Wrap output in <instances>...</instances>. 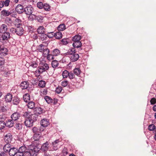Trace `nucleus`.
I'll list each match as a JSON object with an SVG mask.
<instances>
[{"label":"nucleus","instance_id":"2eb2a0df","mask_svg":"<svg viewBox=\"0 0 156 156\" xmlns=\"http://www.w3.org/2000/svg\"><path fill=\"white\" fill-rule=\"evenodd\" d=\"M21 114L18 112H15L11 116V119L13 121H16L20 117Z\"/></svg>","mask_w":156,"mask_h":156},{"label":"nucleus","instance_id":"393cba45","mask_svg":"<svg viewBox=\"0 0 156 156\" xmlns=\"http://www.w3.org/2000/svg\"><path fill=\"white\" fill-rule=\"evenodd\" d=\"M74 74L72 71L70 72H69L68 77L71 81H72L73 82L75 83L76 82V80Z\"/></svg>","mask_w":156,"mask_h":156},{"label":"nucleus","instance_id":"412c9836","mask_svg":"<svg viewBox=\"0 0 156 156\" xmlns=\"http://www.w3.org/2000/svg\"><path fill=\"white\" fill-rule=\"evenodd\" d=\"M3 33L2 36L3 40H7L10 38V35L9 32H6Z\"/></svg>","mask_w":156,"mask_h":156},{"label":"nucleus","instance_id":"b1692460","mask_svg":"<svg viewBox=\"0 0 156 156\" xmlns=\"http://www.w3.org/2000/svg\"><path fill=\"white\" fill-rule=\"evenodd\" d=\"M8 29V27L5 24H3L0 27V33L6 32Z\"/></svg>","mask_w":156,"mask_h":156},{"label":"nucleus","instance_id":"0eeeda50","mask_svg":"<svg viewBox=\"0 0 156 156\" xmlns=\"http://www.w3.org/2000/svg\"><path fill=\"white\" fill-rule=\"evenodd\" d=\"M40 147V150L42 151L45 152L48 150L51 151L50 150V146L49 145V141H46Z\"/></svg>","mask_w":156,"mask_h":156},{"label":"nucleus","instance_id":"052dcab7","mask_svg":"<svg viewBox=\"0 0 156 156\" xmlns=\"http://www.w3.org/2000/svg\"><path fill=\"white\" fill-rule=\"evenodd\" d=\"M62 87H61L58 86L55 90V92L57 94H59L62 90Z\"/></svg>","mask_w":156,"mask_h":156},{"label":"nucleus","instance_id":"dca6fc26","mask_svg":"<svg viewBox=\"0 0 156 156\" xmlns=\"http://www.w3.org/2000/svg\"><path fill=\"white\" fill-rule=\"evenodd\" d=\"M24 123L27 127H30L33 126L34 123L29 119H25Z\"/></svg>","mask_w":156,"mask_h":156},{"label":"nucleus","instance_id":"338daca9","mask_svg":"<svg viewBox=\"0 0 156 156\" xmlns=\"http://www.w3.org/2000/svg\"><path fill=\"white\" fill-rule=\"evenodd\" d=\"M10 2V0H5V1H4V5L6 7L8 6L9 5Z\"/></svg>","mask_w":156,"mask_h":156},{"label":"nucleus","instance_id":"4c0bfd02","mask_svg":"<svg viewBox=\"0 0 156 156\" xmlns=\"http://www.w3.org/2000/svg\"><path fill=\"white\" fill-rule=\"evenodd\" d=\"M45 29L42 26L39 27L37 29V32L38 34H41L45 33Z\"/></svg>","mask_w":156,"mask_h":156},{"label":"nucleus","instance_id":"f03ea898","mask_svg":"<svg viewBox=\"0 0 156 156\" xmlns=\"http://www.w3.org/2000/svg\"><path fill=\"white\" fill-rule=\"evenodd\" d=\"M40 150V147L37 144V145H35L32 144L28 147L27 152L31 156H37V153Z\"/></svg>","mask_w":156,"mask_h":156},{"label":"nucleus","instance_id":"cd10ccee","mask_svg":"<svg viewBox=\"0 0 156 156\" xmlns=\"http://www.w3.org/2000/svg\"><path fill=\"white\" fill-rule=\"evenodd\" d=\"M34 111L36 112L35 113L37 115H38L41 114L43 113V109L40 107H35Z\"/></svg>","mask_w":156,"mask_h":156},{"label":"nucleus","instance_id":"774afa93","mask_svg":"<svg viewBox=\"0 0 156 156\" xmlns=\"http://www.w3.org/2000/svg\"><path fill=\"white\" fill-rule=\"evenodd\" d=\"M30 66H32L33 68H35L38 66V64L37 62H35L34 63H32L30 65Z\"/></svg>","mask_w":156,"mask_h":156},{"label":"nucleus","instance_id":"f8f14e48","mask_svg":"<svg viewBox=\"0 0 156 156\" xmlns=\"http://www.w3.org/2000/svg\"><path fill=\"white\" fill-rule=\"evenodd\" d=\"M13 121L12 119H7L5 122V126L9 128L12 127L14 124Z\"/></svg>","mask_w":156,"mask_h":156},{"label":"nucleus","instance_id":"c03bdc74","mask_svg":"<svg viewBox=\"0 0 156 156\" xmlns=\"http://www.w3.org/2000/svg\"><path fill=\"white\" fill-rule=\"evenodd\" d=\"M58 30L62 31L66 29V26L64 24H62L59 25L57 27Z\"/></svg>","mask_w":156,"mask_h":156},{"label":"nucleus","instance_id":"473e14b6","mask_svg":"<svg viewBox=\"0 0 156 156\" xmlns=\"http://www.w3.org/2000/svg\"><path fill=\"white\" fill-rule=\"evenodd\" d=\"M23 98L24 101L28 102L30 100V95L28 93H26L23 95Z\"/></svg>","mask_w":156,"mask_h":156},{"label":"nucleus","instance_id":"680f3d73","mask_svg":"<svg viewBox=\"0 0 156 156\" xmlns=\"http://www.w3.org/2000/svg\"><path fill=\"white\" fill-rule=\"evenodd\" d=\"M71 48L69 49L68 50L67 52L65 53L64 54V55L65 56H66L68 55H70L71 54V52H72V51H72V48Z\"/></svg>","mask_w":156,"mask_h":156},{"label":"nucleus","instance_id":"2f4dec72","mask_svg":"<svg viewBox=\"0 0 156 156\" xmlns=\"http://www.w3.org/2000/svg\"><path fill=\"white\" fill-rule=\"evenodd\" d=\"M37 118L38 115L35 113H34V114L31 115L29 119L34 123L37 120Z\"/></svg>","mask_w":156,"mask_h":156},{"label":"nucleus","instance_id":"7ed1b4c3","mask_svg":"<svg viewBox=\"0 0 156 156\" xmlns=\"http://www.w3.org/2000/svg\"><path fill=\"white\" fill-rule=\"evenodd\" d=\"M49 69L48 65L46 63H43L40 64L39 66L37 68L35 71V73H38V75H40V74L45 72Z\"/></svg>","mask_w":156,"mask_h":156},{"label":"nucleus","instance_id":"a211bd4d","mask_svg":"<svg viewBox=\"0 0 156 156\" xmlns=\"http://www.w3.org/2000/svg\"><path fill=\"white\" fill-rule=\"evenodd\" d=\"M16 30V34L18 36H22L24 33V30L22 27H17Z\"/></svg>","mask_w":156,"mask_h":156},{"label":"nucleus","instance_id":"6e6d98bb","mask_svg":"<svg viewBox=\"0 0 156 156\" xmlns=\"http://www.w3.org/2000/svg\"><path fill=\"white\" fill-rule=\"evenodd\" d=\"M44 4L41 2H38L37 3V7L40 9H43Z\"/></svg>","mask_w":156,"mask_h":156},{"label":"nucleus","instance_id":"6ab92c4d","mask_svg":"<svg viewBox=\"0 0 156 156\" xmlns=\"http://www.w3.org/2000/svg\"><path fill=\"white\" fill-rule=\"evenodd\" d=\"M12 146L9 143H6L3 147V151L5 152H8L11 149Z\"/></svg>","mask_w":156,"mask_h":156},{"label":"nucleus","instance_id":"72a5a7b5","mask_svg":"<svg viewBox=\"0 0 156 156\" xmlns=\"http://www.w3.org/2000/svg\"><path fill=\"white\" fill-rule=\"evenodd\" d=\"M23 124L19 122L16 123L14 126V127L16 130H20L22 129Z\"/></svg>","mask_w":156,"mask_h":156},{"label":"nucleus","instance_id":"c756f323","mask_svg":"<svg viewBox=\"0 0 156 156\" xmlns=\"http://www.w3.org/2000/svg\"><path fill=\"white\" fill-rule=\"evenodd\" d=\"M69 40L68 38H64L60 41L59 44L61 45H66L69 42Z\"/></svg>","mask_w":156,"mask_h":156},{"label":"nucleus","instance_id":"e2e57ef3","mask_svg":"<svg viewBox=\"0 0 156 156\" xmlns=\"http://www.w3.org/2000/svg\"><path fill=\"white\" fill-rule=\"evenodd\" d=\"M16 28L12 27L10 30V32L13 34H16Z\"/></svg>","mask_w":156,"mask_h":156},{"label":"nucleus","instance_id":"a18cd8bd","mask_svg":"<svg viewBox=\"0 0 156 156\" xmlns=\"http://www.w3.org/2000/svg\"><path fill=\"white\" fill-rule=\"evenodd\" d=\"M43 7V8L46 11H49L51 10V6L47 3H44Z\"/></svg>","mask_w":156,"mask_h":156},{"label":"nucleus","instance_id":"4be33fe9","mask_svg":"<svg viewBox=\"0 0 156 156\" xmlns=\"http://www.w3.org/2000/svg\"><path fill=\"white\" fill-rule=\"evenodd\" d=\"M12 95L10 93H8L5 97V101L6 102H10L12 99Z\"/></svg>","mask_w":156,"mask_h":156},{"label":"nucleus","instance_id":"f257e3e1","mask_svg":"<svg viewBox=\"0 0 156 156\" xmlns=\"http://www.w3.org/2000/svg\"><path fill=\"white\" fill-rule=\"evenodd\" d=\"M44 129L41 126L40 127H34L32 129V131L34 133L33 137L34 141H38L40 139L41 133L44 131Z\"/></svg>","mask_w":156,"mask_h":156},{"label":"nucleus","instance_id":"ea45409f","mask_svg":"<svg viewBox=\"0 0 156 156\" xmlns=\"http://www.w3.org/2000/svg\"><path fill=\"white\" fill-rule=\"evenodd\" d=\"M51 65L53 68H55L58 66L59 63L57 60H54L52 61Z\"/></svg>","mask_w":156,"mask_h":156},{"label":"nucleus","instance_id":"9d476101","mask_svg":"<svg viewBox=\"0 0 156 156\" xmlns=\"http://www.w3.org/2000/svg\"><path fill=\"white\" fill-rule=\"evenodd\" d=\"M34 11V9L33 7L30 5H27L24 8V12L27 15H32Z\"/></svg>","mask_w":156,"mask_h":156},{"label":"nucleus","instance_id":"7c9ffc66","mask_svg":"<svg viewBox=\"0 0 156 156\" xmlns=\"http://www.w3.org/2000/svg\"><path fill=\"white\" fill-rule=\"evenodd\" d=\"M12 101L13 105H17L19 104L20 100L18 97L15 96L13 98Z\"/></svg>","mask_w":156,"mask_h":156},{"label":"nucleus","instance_id":"864d4df0","mask_svg":"<svg viewBox=\"0 0 156 156\" xmlns=\"http://www.w3.org/2000/svg\"><path fill=\"white\" fill-rule=\"evenodd\" d=\"M30 115V113L29 112H25L24 113L23 116L26 119H29Z\"/></svg>","mask_w":156,"mask_h":156},{"label":"nucleus","instance_id":"de8ad7c7","mask_svg":"<svg viewBox=\"0 0 156 156\" xmlns=\"http://www.w3.org/2000/svg\"><path fill=\"white\" fill-rule=\"evenodd\" d=\"M69 74V72L67 70H65L63 71L62 74L63 78H65L68 77Z\"/></svg>","mask_w":156,"mask_h":156},{"label":"nucleus","instance_id":"13d9d810","mask_svg":"<svg viewBox=\"0 0 156 156\" xmlns=\"http://www.w3.org/2000/svg\"><path fill=\"white\" fill-rule=\"evenodd\" d=\"M62 153L64 156L68 154L67 148L66 147H64L62 151Z\"/></svg>","mask_w":156,"mask_h":156},{"label":"nucleus","instance_id":"a878e982","mask_svg":"<svg viewBox=\"0 0 156 156\" xmlns=\"http://www.w3.org/2000/svg\"><path fill=\"white\" fill-rule=\"evenodd\" d=\"M18 151L22 154H24L25 152H28L26 147L25 146H23L20 147Z\"/></svg>","mask_w":156,"mask_h":156},{"label":"nucleus","instance_id":"0e129e2a","mask_svg":"<svg viewBox=\"0 0 156 156\" xmlns=\"http://www.w3.org/2000/svg\"><path fill=\"white\" fill-rule=\"evenodd\" d=\"M151 104L154 105L156 103V99L154 98H152L150 100Z\"/></svg>","mask_w":156,"mask_h":156},{"label":"nucleus","instance_id":"20e7f679","mask_svg":"<svg viewBox=\"0 0 156 156\" xmlns=\"http://www.w3.org/2000/svg\"><path fill=\"white\" fill-rule=\"evenodd\" d=\"M60 50L58 48H55L53 50L50 51L49 56L47 57V59L49 61H51L55 58V56H57L60 55Z\"/></svg>","mask_w":156,"mask_h":156},{"label":"nucleus","instance_id":"4d7b16f0","mask_svg":"<svg viewBox=\"0 0 156 156\" xmlns=\"http://www.w3.org/2000/svg\"><path fill=\"white\" fill-rule=\"evenodd\" d=\"M5 122L4 121H0V130L2 129L5 127Z\"/></svg>","mask_w":156,"mask_h":156},{"label":"nucleus","instance_id":"6e6552de","mask_svg":"<svg viewBox=\"0 0 156 156\" xmlns=\"http://www.w3.org/2000/svg\"><path fill=\"white\" fill-rule=\"evenodd\" d=\"M29 83L28 81H24L22 82L20 85V87L22 89H27L28 91H30L33 89H30V88L29 87Z\"/></svg>","mask_w":156,"mask_h":156},{"label":"nucleus","instance_id":"79ce46f5","mask_svg":"<svg viewBox=\"0 0 156 156\" xmlns=\"http://www.w3.org/2000/svg\"><path fill=\"white\" fill-rule=\"evenodd\" d=\"M27 107L31 109L34 108H35V103L33 101L28 102V103L27 104Z\"/></svg>","mask_w":156,"mask_h":156},{"label":"nucleus","instance_id":"f3484780","mask_svg":"<svg viewBox=\"0 0 156 156\" xmlns=\"http://www.w3.org/2000/svg\"><path fill=\"white\" fill-rule=\"evenodd\" d=\"M43 55L44 57H47H47H48L49 55L50 51L49 49H48L46 46H45V48H44V50H43Z\"/></svg>","mask_w":156,"mask_h":156},{"label":"nucleus","instance_id":"423d86ee","mask_svg":"<svg viewBox=\"0 0 156 156\" xmlns=\"http://www.w3.org/2000/svg\"><path fill=\"white\" fill-rule=\"evenodd\" d=\"M44 99L46 101L48 104L52 105H55L57 103L58 100L56 98L52 99L50 97L46 96L44 97Z\"/></svg>","mask_w":156,"mask_h":156},{"label":"nucleus","instance_id":"39448f33","mask_svg":"<svg viewBox=\"0 0 156 156\" xmlns=\"http://www.w3.org/2000/svg\"><path fill=\"white\" fill-rule=\"evenodd\" d=\"M72 51H73L71 52L70 55L69 56L70 61L72 62H75L78 60L79 58V55L78 54L76 53L75 48H72Z\"/></svg>","mask_w":156,"mask_h":156},{"label":"nucleus","instance_id":"f704fd0d","mask_svg":"<svg viewBox=\"0 0 156 156\" xmlns=\"http://www.w3.org/2000/svg\"><path fill=\"white\" fill-rule=\"evenodd\" d=\"M39 36L40 39L42 41L46 40L47 39V35L46 33L41 34Z\"/></svg>","mask_w":156,"mask_h":156},{"label":"nucleus","instance_id":"5701e85b","mask_svg":"<svg viewBox=\"0 0 156 156\" xmlns=\"http://www.w3.org/2000/svg\"><path fill=\"white\" fill-rule=\"evenodd\" d=\"M73 42V48H79V49L80 50H81L82 49V48H81L82 46V43L81 42Z\"/></svg>","mask_w":156,"mask_h":156},{"label":"nucleus","instance_id":"c85d7f7f","mask_svg":"<svg viewBox=\"0 0 156 156\" xmlns=\"http://www.w3.org/2000/svg\"><path fill=\"white\" fill-rule=\"evenodd\" d=\"M18 150L16 148L12 147L11 149L8 152L9 155L10 156H13L14 154L16 153V152Z\"/></svg>","mask_w":156,"mask_h":156},{"label":"nucleus","instance_id":"aec40b11","mask_svg":"<svg viewBox=\"0 0 156 156\" xmlns=\"http://www.w3.org/2000/svg\"><path fill=\"white\" fill-rule=\"evenodd\" d=\"M8 49L3 46L0 51V55L2 56H5L8 54Z\"/></svg>","mask_w":156,"mask_h":156},{"label":"nucleus","instance_id":"09e8293b","mask_svg":"<svg viewBox=\"0 0 156 156\" xmlns=\"http://www.w3.org/2000/svg\"><path fill=\"white\" fill-rule=\"evenodd\" d=\"M46 84V83L44 80H41L39 81L38 84V86L40 87H44Z\"/></svg>","mask_w":156,"mask_h":156},{"label":"nucleus","instance_id":"8fccbe9b","mask_svg":"<svg viewBox=\"0 0 156 156\" xmlns=\"http://www.w3.org/2000/svg\"><path fill=\"white\" fill-rule=\"evenodd\" d=\"M5 64V59L3 58L0 57V67H3Z\"/></svg>","mask_w":156,"mask_h":156},{"label":"nucleus","instance_id":"9b49d317","mask_svg":"<svg viewBox=\"0 0 156 156\" xmlns=\"http://www.w3.org/2000/svg\"><path fill=\"white\" fill-rule=\"evenodd\" d=\"M12 134L8 133L5 135L4 139L6 143H9L12 140Z\"/></svg>","mask_w":156,"mask_h":156},{"label":"nucleus","instance_id":"49530a36","mask_svg":"<svg viewBox=\"0 0 156 156\" xmlns=\"http://www.w3.org/2000/svg\"><path fill=\"white\" fill-rule=\"evenodd\" d=\"M81 70L79 68H75L73 71V73L76 76H79Z\"/></svg>","mask_w":156,"mask_h":156},{"label":"nucleus","instance_id":"ddd939ff","mask_svg":"<svg viewBox=\"0 0 156 156\" xmlns=\"http://www.w3.org/2000/svg\"><path fill=\"white\" fill-rule=\"evenodd\" d=\"M16 12L19 14L23 13L24 12V8L21 5L19 4L17 5L15 8Z\"/></svg>","mask_w":156,"mask_h":156},{"label":"nucleus","instance_id":"bf43d9fd","mask_svg":"<svg viewBox=\"0 0 156 156\" xmlns=\"http://www.w3.org/2000/svg\"><path fill=\"white\" fill-rule=\"evenodd\" d=\"M10 74V71H7L3 73V75L4 76L9 77Z\"/></svg>","mask_w":156,"mask_h":156},{"label":"nucleus","instance_id":"69168bd1","mask_svg":"<svg viewBox=\"0 0 156 156\" xmlns=\"http://www.w3.org/2000/svg\"><path fill=\"white\" fill-rule=\"evenodd\" d=\"M16 153L14 154L13 156H23L24 154H22L18 150H17L16 152Z\"/></svg>","mask_w":156,"mask_h":156},{"label":"nucleus","instance_id":"603ef678","mask_svg":"<svg viewBox=\"0 0 156 156\" xmlns=\"http://www.w3.org/2000/svg\"><path fill=\"white\" fill-rule=\"evenodd\" d=\"M47 37H48L49 38H51L53 37L54 36L55 34V33L53 32H48L47 33Z\"/></svg>","mask_w":156,"mask_h":156},{"label":"nucleus","instance_id":"bb28decb","mask_svg":"<svg viewBox=\"0 0 156 156\" xmlns=\"http://www.w3.org/2000/svg\"><path fill=\"white\" fill-rule=\"evenodd\" d=\"M81 38V36L77 34L72 37V40L73 42H81L80 40Z\"/></svg>","mask_w":156,"mask_h":156},{"label":"nucleus","instance_id":"1a4fd4ad","mask_svg":"<svg viewBox=\"0 0 156 156\" xmlns=\"http://www.w3.org/2000/svg\"><path fill=\"white\" fill-rule=\"evenodd\" d=\"M60 142L59 139H57L52 142L51 145L50 150L51 151H56L58 149V143Z\"/></svg>","mask_w":156,"mask_h":156},{"label":"nucleus","instance_id":"e433bc0d","mask_svg":"<svg viewBox=\"0 0 156 156\" xmlns=\"http://www.w3.org/2000/svg\"><path fill=\"white\" fill-rule=\"evenodd\" d=\"M45 45H44L43 44H41L38 46L37 48V49L39 52H43L44 48H45Z\"/></svg>","mask_w":156,"mask_h":156},{"label":"nucleus","instance_id":"3c124183","mask_svg":"<svg viewBox=\"0 0 156 156\" xmlns=\"http://www.w3.org/2000/svg\"><path fill=\"white\" fill-rule=\"evenodd\" d=\"M148 129L150 131L154 130L155 131V129H156L155 126L153 124H151L149 126Z\"/></svg>","mask_w":156,"mask_h":156},{"label":"nucleus","instance_id":"58836bf2","mask_svg":"<svg viewBox=\"0 0 156 156\" xmlns=\"http://www.w3.org/2000/svg\"><path fill=\"white\" fill-rule=\"evenodd\" d=\"M1 15L4 16H7L10 15L9 11L5 10H3L1 12Z\"/></svg>","mask_w":156,"mask_h":156},{"label":"nucleus","instance_id":"a19ab883","mask_svg":"<svg viewBox=\"0 0 156 156\" xmlns=\"http://www.w3.org/2000/svg\"><path fill=\"white\" fill-rule=\"evenodd\" d=\"M54 37L55 38L58 39H61L62 36V33L60 32H56L55 33Z\"/></svg>","mask_w":156,"mask_h":156},{"label":"nucleus","instance_id":"4468645a","mask_svg":"<svg viewBox=\"0 0 156 156\" xmlns=\"http://www.w3.org/2000/svg\"><path fill=\"white\" fill-rule=\"evenodd\" d=\"M40 123L42 127H45L49 125L50 122L48 119H43L41 121Z\"/></svg>","mask_w":156,"mask_h":156},{"label":"nucleus","instance_id":"37998d69","mask_svg":"<svg viewBox=\"0 0 156 156\" xmlns=\"http://www.w3.org/2000/svg\"><path fill=\"white\" fill-rule=\"evenodd\" d=\"M34 16L35 19H36L37 21L40 23L43 22V17L41 16H36L34 15H33Z\"/></svg>","mask_w":156,"mask_h":156},{"label":"nucleus","instance_id":"5fc2aeb1","mask_svg":"<svg viewBox=\"0 0 156 156\" xmlns=\"http://www.w3.org/2000/svg\"><path fill=\"white\" fill-rule=\"evenodd\" d=\"M61 84L62 87H66L69 84L68 81L66 80H63Z\"/></svg>","mask_w":156,"mask_h":156},{"label":"nucleus","instance_id":"c9c22d12","mask_svg":"<svg viewBox=\"0 0 156 156\" xmlns=\"http://www.w3.org/2000/svg\"><path fill=\"white\" fill-rule=\"evenodd\" d=\"M16 9H11L9 11L10 15L12 16L14 18H16L17 16V14L16 12Z\"/></svg>","mask_w":156,"mask_h":156}]
</instances>
